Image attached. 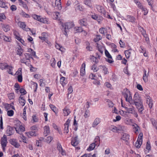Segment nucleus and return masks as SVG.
I'll use <instances>...</instances> for the list:
<instances>
[{
	"label": "nucleus",
	"instance_id": "1",
	"mask_svg": "<svg viewBox=\"0 0 157 157\" xmlns=\"http://www.w3.org/2000/svg\"><path fill=\"white\" fill-rule=\"evenodd\" d=\"M123 95L125 98V100L131 103H132V99L130 91L127 89H125L122 92Z\"/></svg>",
	"mask_w": 157,
	"mask_h": 157
},
{
	"label": "nucleus",
	"instance_id": "2",
	"mask_svg": "<svg viewBox=\"0 0 157 157\" xmlns=\"http://www.w3.org/2000/svg\"><path fill=\"white\" fill-rule=\"evenodd\" d=\"M143 136L142 133H141L139 134L137 140L135 144V146L136 148H139L142 144Z\"/></svg>",
	"mask_w": 157,
	"mask_h": 157
},
{
	"label": "nucleus",
	"instance_id": "3",
	"mask_svg": "<svg viewBox=\"0 0 157 157\" xmlns=\"http://www.w3.org/2000/svg\"><path fill=\"white\" fill-rule=\"evenodd\" d=\"M32 17L34 19L42 23L48 24V21H47L46 18L41 17L40 16H38L36 14L33 15H32Z\"/></svg>",
	"mask_w": 157,
	"mask_h": 157
},
{
	"label": "nucleus",
	"instance_id": "4",
	"mask_svg": "<svg viewBox=\"0 0 157 157\" xmlns=\"http://www.w3.org/2000/svg\"><path fill=\"white\" fill-rule=\"evenodd\" d=\"M60 24L63 27H64L65 30L70 29L74 26V24L73 22H69L63 24L60 22Z\"/></svg>",
	"mask_w": 157,
	"mask_h": 157
},
{
	"label": "nucleus",
	"instance_id": "5",
	"mask_svg": "<svg viewBox=\"0 0 157 157\" xmlns=\"http://www.w3.org/2000/svg\"><path fill=\"white\" fill-rule=\"evenodd\" d=\"M1 143L3 150L4 151L7 143V137L6 135H4L1 138Z\"/></svg>",
	"mask_w": 157,
	"mask_h": 157
},
{
	"label": "nucleus",
	"instance_id": "6",
	"mask_svg": "<svg viewBox=\"0 0 157 157\" xmlns=\"http://www.w3.org/2000/svg\"><path fill=\"white\" fill-rule=\"evenodd\" d=\"M105 54L107 57V58H105L106 61L109 63H112L113 62V60L112 56L107 50H105Z\"/></svg>",
	"mask_w": 157,
	"mask_h": 157
},
{
	"label": "nucleus",
	"instance_id": "7",
	"mask_svg": "<svg viewBox=\"0 0 157 157\" xmlns=\"http://www.w3.org/2000/svg\"><path fill=\"white\" fill-rule=\"evenodd\" d=\"M53 6H56L59 10H61L62 8L61 0H56L55 3H52Z\"/></svg>",
	"mask_w": 157,
	"mask_h": 157
},
{
	"label": "nucleus",
	"instance_id": "8",
	"mask_svg": "<svg viewBox=\"0 0 157 157\" xmlns=\"http://www.w3.org/2000/svg\"><path fill=\"white\" fill-rule=\"evenodd\" d=\"M10 143L16 148L19 147L20 146L16 139H11L10 140Z\"/></svg>",
	"mask_w": 157,
	"mask_h": 157
},
{
	"label": "nucleus",
	"instance_id": "9",
	"mask_svg": "<svg viewBox=\"0 0 157 157\" xmlns=\"http://www.w3.org/2000/svg\"><path fill=\"white\" fill-rule=\"evenodd\" d=\"M18 25L20 28L25 31H29L30 30V29L29 28H25L26 25L24 22L19 21L18 23Z\"/></svg>",
	"mask_w": 157,
	"mask_h": 157
},
{
	"label": "nucleus",
	"instance_id": "10",
	"mask_svg": "<svg viewBox=\"0 0 157 157\" xmlns=\"http://www.w3.org/2000/svg\"><path fill=\"white\" fill-rule=\"evenodd\" d=\"M14 34L16 39L20 42L23 44L24 45H26V44L25 43L24 40L20 38L19 36V34L17 32L15 31L14 33Z\"/></svg>",
	"mask_w": 157,
	"mask_h": 157
},
{
	"label": "nucleus",
	"instance_id": "11",
	"mask_svg": "<svg viewBox=\"0 0 157 157\" xmlns=\"http://www.w3.org/2000/svg\"><path fill=\"white\" fill-rule=\"evenodd\" d=\"M14 132V130L13 128L8 126L7 127V129L6 131V133L9 136L12 135Z\"/></svg>",
	"mask_w": 157,
	"mask_h": 157
},
{
	"label": "nucleus",
	"instance_id": "12",
	"mask_svg": "<svg viewBox=\"0 0 157 157\" xmlns=\"http://www.w3.org/2000/svg\"><path fill=\"white\" fill-rule=\"evenodd\" d=\"M14 125L15 126V129L16 132L19 134H20L19 131H18V128L21 125V123L20 121L18 120H15L14 121Z\"/></svg>",
	"mask_w": 157,
	"mask_h": 157
},
{
	"label": "nucleus",
	"instance_id": "13",
	"mask_svg": "<svg viewBox=\"0 0 157 157\" xmlns=\"http://www.w3.org/2000/svg\"><path fill=\"white\" fill-rule=\"evenodd\" d=\"M70 122V120L68 119L64 124V131L65 133H67L68 132V127Z\"/></svg>",
	"mask_w": 157,
	"mask_h": 157
},
{
	"label": "nucleus",
	"instance_id": "14",
	"mask_svg": "<svg viewBox=\"0 0 157 157\" xmlns=\"http://www.w3.org/2000/svg\"><path fill=\"white\" fill-rule=\"evenodd\" d=\"M101 122L100 119L99 118H96L94 121L92 126L93 128L96 127Z\"/></svg>",
	"mask_w": 157,
	"mask_h": 157
},
{
	"label": "nucleus",
	"instance_id": "15",
	"mask_svg": "<svg viewBox=\"0 0 157 157\" xmlns=\"http://www.w3.org/2000/svg\"><path fill=\"white\" fill-rule=\"evenodd\" d=\"M99 70L100 72L102 71L105 74L108 72L107 68L104 66H100L99 67Z\"/></svg>",
	"mask_w": 157,
	"mask_h": 157
},
{
	"label": "nucleus",
	"instance_id": "16",
	"mask_svg": "<svg viewBox=\"0 0 157 157\" xmlns=\"http://www.w3.org/2000/svg\"><path fill=\"white\" fill-rule=\"evenodd\" d=\"M129 135L127 133H123L121 137V139L126 142V144H128V141L129 140Z\"/></svg>",
	"mask_w": 157,
	"mask_h": 157
},
{
	"label": "nucleus",
	"instance_id": "17",
	"mask_svg": "<svg viewBox=\"0 0 157 157\" xmlns=\"http://www.w3.org/2000/svg\"><path fill=\"white\" fill-rule=\"evenodd\" d=\"M129 107H125L124 108L126 109V111H127L128 113H132L135 110V108L133 106L129 105Z\"/></svg>",
	"mask_w": 157,
	"mask_h": 157
},
{
	"label": "nucleus",
	"instance_id": "18",
	"mask_svg": "<svg viewBox=\"0 0 157 157\" xmlns=\"http://www.w3.org/2000/svg\"><path fill=\"white\" fill-rule=\"evenodd\" d=\"M96 8L98 11L102 13L104 16L105 15L106 12L104 10L103 7L100 5H97L96 6Z\"/></svg>",
	"mask_w": 157,
	"mask_h": 157
},
{
	"label": "nucleus",
	"instance_id": "19",
	"mask_svg": "<svg viewBox=\"0 0 157 157\" xmlns=\"http://www.w3.org/2000/svg\"><path fill=\"white\" fill-rule=\"evenodd\" d=\"M149 75V72L147 73V71L146 70H144V75L143 77V79L144 81L146 82H147L148 77Z\"/></svg>",
	"mask_w": 157,
	"mask_h": 157
},
{
	"label": "nucleus",
	"instance_id": "20",
	"mask_svg": "<svg viewBox=\"0 0 157 157\" xmlns=\"http://www.w3.org/2000/svg\"><path fill=\"white\" fill-rule=\"evenodd\" d=\"M133 51L132 49L126 50L124 52V53L127 58H128L130 56L131 53L133 52Z\"/></svg>",
	"mask_w": 157,
	"mask_h": 157
},
{
	"label": "nucleus",
	"instance_id": "21",
	"mask_svg": "<svg viewBox=\"0 0 157 157\" xmlns=\"http://www.w3.org/2000/svg\"><path fill=\"white\" fill-rule=\"evenodd\" d=\"M78 140L77 137L74 138L71 141V143L72 145L74 146H76L78 144Z\"/></svg>",
	"mask_w": 157,
	"mask_h": 157
},
{
	"label": "nucleus",
	"instance_id": "22",
	"mask_svg": "<svg viewBox=\"0 0 157 157\" xmlns=\"http://www.w3.org/2000/svg\"><path fill=\"white\" fill-rule=\"evenodd\" d=\"M63 114L64 116H67L71 113L69 109L67 107H65L63 109Z\"/></svg>",
	"mask_w": 157,
	"mask_h": 157
},
{
	"label": "nucleus",
	"instance_id": "23",
	"mask_svg": "<svg viewBox=\"0 0 157 157\" xmlns=\"http://www.w3.org/2000/svg\"><path fill=\"white\" fill-rule=\"evenodd\" d=\"M146 99L147 103L149 105V107L151 108L152 107L153 103L151 98L149 96H147Z\"/></svg>",
	"mask_w": 157,
	"mask_h": 157
},
{
	"label": "nucleus",
	"instance_id": "24",
	"mask_svg": "<svg viewBox=\"0 0 157 157\" xmlns=\"http://www.w3.org/2000/svg\"><path fill=\"white\" fill-rule=\"evenodd\" d=\"M79 23L81 25L84 26H86L87 25V20L85 18L80 20L79 21Z\"/></svg>",
	"mask_w": 157,
	"mask_h": 157
},
{
	"label": "nucleus",
	"instance_id": "25",
	"mask_svg": "<svg viewBox=\"0 0 157 157\" xmlns=\"http://www.w3.org/2000/svg\"><path fill=\"white\" fill-rule=\"evenodd\" d=\"M44 134L46 136L50 133V131L49 126H46L44 127Z\"/></svg>",
	"mask_w": 157,
	"mask_h": 157
},
{
	"label": "nucleus",
	"instance_id": "26",
	"mask_svg": "<svg viewBox=\"0 0 157 157\" xmlns=\"http://www.w3.org/2000/svg\"><path fill=\"white\" fill-rule=\"evenodd\" d=\"M60 82L63 86L65 85L67 83L66 79L63 77L60 78Z\"/></svg>",
	"mask_w": 157,
	"mask_h": 157
},
{
	"label": "nucleus",
	"instance_id": "27",
	"mask_svg": "<svg viewBox=\"0 0 157 157\" xmlns=\"http://www.w3.org/2000/svg\"><path fill=\"white\" fill-rule=\"evenodd\" d=\"M85 64L83 63L82 65L80 70L81 75H84L85 74Z\"/></svg>",
	"mask_w": 157,
	"mask_h": 157
},
{
	"label": "nucleus",
	"instance_id": "28",
	"mask_svg": "<svg viewBox=\"0 0 157 157\" xmlns=\"http://www.w3.org/2000/svg\"><path fill=\"white\" fill-rule=\"evenodd\" d=\"M133 129L134 132L136 134L138 133V131L140 130V128L136 124H133Z\"/></svg>",
	"mask_w": 157,
	"mask_h": 157
},
{
	"label": "nucleus",
	"instance_id": "29",
	"mask_svg": "<svg viewBox=\"0 0 157 157\" xmlns=\"http://www.w3.org/2000/svg\"><path fill=\"white\" fill-rule=\"evenodd\" d=\"M13 67L9 65L8 66L6 69L7 72L8 73L12 75H13V73L12 72L13 69Z\"/></svg>",
	"mask_w": 157,
	"mask_h": 157
},
{
	"label": "nucleus",
	"instance_id": "30",
	"mask_svg": "<svg viewBox=\"0 0 157 157\" xmlns=\"http://www.w3.org/2000/svg\"><path fill=\"white\" fill-rule=\"evenodd\" d=\"M84 3L89 7L91 8H93L92 5L90 0H85L84 1Z\"/></svg>",
	"mask_w": 157,
	"mask_h": 157
},
{
	"label": "nucleus",
	"instance_id": "31",
	"mask_svg": "<svg viewBox=\"0 0 157 157\" xmlns=\"http://www.w3.org/2000/svg\"><path fill=\"white\" fill-rule=\"evenodd\" d=\"M133 100L134 102L139 101H141L140 97L139 96L138 94H136L134 95L133 98Z\"/></svg>",
	"mask_w": 157,
	"mask_h": 157
},
{
	"label": "nucleus",
	"instance_id": "32",
	"mask_svg": "<svg viewBox=\"0 0 157 157\" xmlns=\"http://www.w3.org/2000/svg\"><path fill=\"white\" fill-rule=\"evenodd\" d=\"M39 37L42 40L45 41L47 38V35L45 33H43L41 34V36Z\"/></svg>",
	"mask_w": 157,
	"mask_h": 157
},
{
	"label": "nucleus",
	"instance_id": "33",
	"mask_svg": "<svg viewBox=\"0 0 157 157\" xmlns=\"http://www.w3.org/2000/svg\"><path fill=\"white\" fill-rule=\"evenodd\" d=\"M74 31L75 33H80L82 31V27H76L74 28Z\"/></svg>",
	"mask_w": 157,
	"mask_h": 157
},
{
	"label": "nucleus",
	"instance_id": "34",
	"mask_svg": "<svg viewBox=\"0 0 157 157\" xmlns=\"http://www.w3.org/2000/svg\"><path fill=\"white\" fill-rule=\"evenodd\" d=\"M19 101L20 103L23 106L25 105V100L23 98V97L20 96L19 99Z\"/></svg>",
	"mask_w": 157,
	"mask_h": 157
},
{
	"label": "nucleus",
	"instance_id": "35",
	"mask_svg": "<svg viewBox=\"0 0 157 157\" xmlns=\"http://www.w3.org/2000/svg\"><path fill=\"white\" fill-rule=\"evenodd\" d=\"M97 55L98 56H96V57H95L94 56H92L91 58V59L92 61L96 63H98V59H97V57L98 58L100 57V56H99L98 54Z\"/></svg>",
	"mask_w": 157,
	"mask_h": 157
},
{
	"label": "nucleus",
	"instance_id": "36",
	"mask_svg": "<svg viewBox=\"0 0 157 157\" xmlns=\"http://www.w3.org/2000/svg\"><path fill=\"white\" fill-rule=\"evenodd\" d=\"M54 19L59 20L60 19L59 13L58 12H54L53 14Z\"/></svg>",
	"mask_w": 157,
	"mask_h": 157
},
{
	"label": "nucleus",
	"instance_id": "37",
	"mask_svg": "<svg viewBox=\"0 0 157 157\" xmlns=\"http://www.w3.org/2000/svg\"><path fill=\"white\" fill-rule=\"evenodd\" d=\"M53 138L51 136H48L46 138L45 140V142L48 143H50L52 140Z\"/></svg>",
	"mask_w": 157,
	"mask_h": 157
},
{
	"label": "nucleus",
	"instance_id": "38",
	"mask_svg": "<svg viewBox=\"0 0 157 157\" xmlns=\"http://www.w3.org/2000/svg\"><path fill=\"white\" fill-rule=\"evenodd\" d=\"M119 112L120 114L123 117H126L128 116V113L126 111H125L122 110H121Z\"/></svg>",
	"mask_w": 157,
	"mask_h": 157
},
{
	"label": "nucleus",
	"instance_id": "39",
	"mask_svg": "<svg viewBox=\"0 0 157 157\" xmlns=\"http://www.w3.org/2000/svg\"><path fill=\"white\" fill-rule=\"evenodd\" d=\"M117 128V131H124L125 130L124 126L121 125H118Z\"/></svg>",
	"mask_w": 157,
	"mask_h": 157
},
{
	"label": "nucleus",
	"instance_id": "40",
	"mask_svg": "<svg viewBox=\"0 0 157 157\" xmlns=\"http://www.w3.org/2000/svg\"><path fill=\"white\" fill-rule=\"evenodd\" d=\"M95 146V143H93L91 144L89 148L87 149V150L88 151H91L93 150Z\"/></svg>",
	"mask_w": 157,
	"mask_h": 157
},
{
	"label": "nucleus",
	"instance_id": "41",
	"mask_svg": "<svg viewBox=\"0 0 157 157\" xmlns=\"http://www.w3.org/2000/svg\"><path fill=\"white\" fill-rule=\"evenodd\" d=\"M134 103L136 106L137 108L139 107L140 106L143 105L142 102L141 101H139L134 102Z\"/></svg>",
	"mask_w": 157,
	"mask_h": 157
},
{
	"label": "nucleus",
	"instance_id": "42",
	"mask_svg": "<svg viewBox=\"0 0 157 157\" xmlns=\"http://www.w3.org/2000/svg\"><path fill=\"white\" fill-rule=\"evenodd\" d=\"M8 66V65L6 63H1L0 64V67L2 70H4L6 69Z\"/></svg>",
	"mask_w": 157,
	"mask_h": 157
},
{
	"label": "nucleus",
	"instance_id": "43",
	"mask_svg": "<svg viewBox=\"0 0 157 157\" xmlns=\"http://www.w3.org/2000/svg\"><path fill=\"white\" fill-rule=\"evenodd\" d=\"M18 131H19L20 132V134H21V132H23L25 130V128L24 126L22 125H21L20 126L18 127Z\"/></svg>",
	"mask_w": 157,
	"mask_h": 157
},
{
	"label": "nucleus",
	"instance_id": "44",
	"mask_svg": "<svg viewBox=\"0 0 157 157\" xmlns=\"http://www.w3.org/2000/svg\"><path fill=\"white\" fill-rule=\"evenodd\" d=\"M56 47L57 49H59L61 52H63L65 50V49L63 48L62 47H60V45L58 44H56Z\"/></svg>",
	"mask_w": 157,
	"mask_h": 157
},
{
	"label": "nucleus",
	"instance_id": "45",
	"mask_svg": "<svg viewBox=\"0 0 157 157\" xmlns=\"http://www.w3.org/2000/svg\"><path fill=\"white\" fill-rule=\"evenodd\" d=\"M23 52V50L21 48H18L17 50V53L19 56H21Z\"/></svg>",
	"mask_w": 157,
	"mask_h": 157
},
{
	"label": "nucleus",
	"instance_id": "46",
	"mask_svg": "<svg viewBox=\"0 0 157 157\" xmlns=\"http://www.w3.org/2000/svg\"><path fill=\"white\" fill-rule=\"evenodd\" d=\"M27 136L29 137L31 136H36L35 133L34 132H29L26 133Z\"/></svg>",
	"mask_w": 157,
	"mask_h": 157
},
{
	"label": "nucleus",
	"instance_id": "47",
	"mask_svg": "<svg viewBox=\"0 0 157 157\" xmlns=\"http://www.w3.org/2000/svg\"><path fill=\"white\" fill-rule=\"evenodd\" d=\"M99 69V68L97 67L96 65L94 64L91 67V70L93 71L94 72H96Z\"/></svg>",
	"mask_w": 157,
	"mask_h": 157
},
{
	"label": "nucleus",
	"instance_id": "48",
	"mask_svg": "<svg viewBox=\"0 0 157 157\" xmlns=\"http://www.w3.org/2000/svg\"><path fill=\"white\" fill-rule=\"evenodd\" d=\"M3 30L5 32H7L10 30V27L8 25H4L3 27Z\"/></svg>",
	"mask_w": 157,
	"mask_h": 157
},
{
	"label": "nucleus",
	"instance_id": "49",
	"mask_svg": "<svg viewBox=\"0 0 157 157\" xmlns=\"http://www.w3.org/2000/svg\"><path fill=\"white\" fill-rule=\"evenodd\" d=\"M110 129L113 132L117 131V127L114 126H111L110 127Z\"/></svg>",
	"mask_w": 157,
	"mask_h": 157
},
{
	"label": "nucleus",
	"instance_id": "50",
	"mask_svg": "<svg viewBox=\"0 0 157 157\" xmlns=\"http://www.w3.org/2000/svg\"><path fill=\"white\" fill-rule=\"evenodd\" d=\"M0 7L4 8L7 7L4 1H0Z\"/></svg>",
	"mask_w": 157,
	"mask_h": 157
},
{
	"label": "nucleus",
	"instance_id": "51",
	"mask_svg": "<svg viewBox=\"0 0 157 157\" xmlns=\"http://www.w3.org/2000/svg\"><path fill=\"white\" fill-rule=\"evenodd\" d=\"M135 2L136 5L138 6L139 8L140 9H143V8L141 4L137 0H135Z\"/></svg>",
	"mask_w": 157,
	"mask_h": 157
},
{
	"label": "nucleus",
	"instance_id": "52",
	"mask_svg": "<svg viewBox=\"0 0 157 157\" xmlns=\"http://www.w3.org/2000/svg\"><path fill=\"white\" fill-rule=\"evenodd\" d=\"M51 66L52 67H54L56 63V61L54 58H53L51 59Z\"/></svg>",
	"mask_w": 157,
	"mask_h": 157
},
{
	"label": "nucleus",
	"instance_id": "53",
	"mask_svg": "<svg viewBox=\"0 0 157 157\" xmlns=\"http://www.w3.org/2000/svg\"><path fill=\"white\" fill-rule=\"evenodd\" d=\"M50 107L52 109V110L54 112L56 113V112H57V109L56 108V107L52 105H50Z\"/></svg>",
	"mask_w": 157,
	"mask_h": 157
},
{
	"label": "nucleus",
	"instance_id": "54",
	"mask_svg": "<svg viewBox=\"0 0 157 157\" xmlns=\"http://www.w3.org/2000/svg\"><path fill=\"white\" fill-rule=\"evenodd\" d=\"M26 109L25 108L24 109H23V112L22 115V116L23 119L25 120H26Z\"/></svg>",
	"mask_w": 157,
	"mask_h": 157
},
{
	"label": "nucleus",
	"instance_id": "55",
	"mask_svg": "<svg viewBox=\"0 0 157 157\" xmlns=\"http://www.w3.org/2000/svg\"><path fill=\"white\" fill-rule=\"evenodd\" d=\"M101 37L99 35H97L96 36V37L94 39L95 42H97L101 39Z\"/></svg>",
	"mask_w": 157,
	"mask_h": 157
},
{
	"label": "nucleus",
	"instance_id": "56",
	"mask_svg": "<svg viewBox=\"0 0 157 157\" xmlns=\"http://www.w3.org/2000/svg\"><path fill=\"white\" fill-rule=\"evenodd\" d=\"M8 98L10 99H12L14 98L15 96L14 94L13 93H10L8 95Z\"/></svg>",
	"mask_w": 157,
	"mask_h": 157
},
{
	"label": "nucleus",
	"instance_id": "57",
	"mask_svg": "<svg viewBox=\"0 0 157 157\" xmlns=\"http://www.w3.org/2000/svg\"><path fill=\"white\" fill-rule=\"evenodd\" d=\"M40 85L41 86H44L45 85L44 80L43 79H40L39 80Z\"/></svg>",
	"mask_w": 157,
	"mask_h": 157
},
{
	"label": "nucleus",
	"instance_id": "58",
	"mask_svg": "<svg viewBox=\"0 0 157 157\" xmlns=\"http://www.w3.org/2000/svg\"><path fill=\"white\" fill-rule=\"evenodd\" d=\"M22 69L21 68H19L18 70L16 71L15 74L18 76V75H22Z\"/></svg>",
	"mask_w": 157,
	"mask_h": 157
},
{
	"label": "nucleus",
	"instance_id": "59",
	"mask_svg": "<svg viewBox=\"0 0 157 157\" xmlns=\"http://www.w3.org/2000/svg\"><path fill=\"white\" fill-rule=\"evenodd\" d=\"M124 122L126 124H130L132 122V120L130 119L127 118L124 120Z\"/></svg>",
	"mask_w": 157,
	"mask_h": 157
},
{
	"label": "nucleus",
	"instance_id": "60",
	"mask_svg": "<svg viewBox=\"0 0 157 157\" xmlns=\"http://www.w3.org/2000/svg\"><path fill=\"white\" fill-rule=\"evenodd\" d=\"M86 49L89 51H91L92 49V48L90 46V44L89 43L87 42L86 43Z\"/></svg>",
	"mask_w": 157,
	"mask_h": 157
},
{
	"label": "nucleus",
	"instance_id": "61",
	"mask_svg": "<svg viewBox=\"0 0 157 157\" xmlns=\"http://www.w3.org/2000/svg\"><path fill=\"white\" fill-rule=\"evenodd\" d=\"M128 17L129 21L132 22L135 21V17L130 16H128Z\"/></svg>",
	"mask_w": 157,
	"mask_h": 157
},
{
	"label": "nucleus",
	"instance_id": "62",
	"mask_svg": "<svg viewBox=\"0 0 157 157\" xmlns=\"http://www.w3.org/2000/svg\"><path fill=\"white\" fill-rule=\"evenodd\" d=\"M97 47L98 48V50L101 53H102L103 52V48L102 47L100 46H99L98 44H97Z\"/></svg>",
	"mask_w": 157,
	"mask_h": 157
},
{
	"label": "nucleus",
	"instance_id": "63",
	"mask_svg": "<svg viewBox=\"0 0 157 157\" xmlns=\"http://www.w3.org/2000/svg\"><path fill=\"white\" fill-rule=\"evenodd\" d=\"M57 149L59 152L63 149L61 147V145L59 143H57Z\"/></svg>",
	"mask_w": 157,
	"mask_h": 157
},
{
	"label": "nucleus",
	"instance_id": "64",
	"mask_svg": "<svg viewBox=\"0 0 157 157\" xmlns=\"http://www.w3.org/2000/svg\"><path fill=\"white\" fill-rule=\"evenodd\" d=\"M138 109L139 112L142 114V111L144 110V108L143 105L140 106L139 107L137 108Z\"/></svg>",
	"mask_w": 157,
	"mask_h": 157
}]
</instances>
